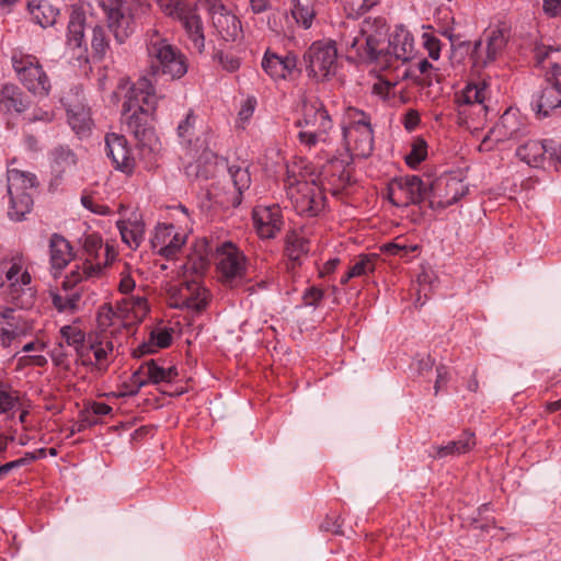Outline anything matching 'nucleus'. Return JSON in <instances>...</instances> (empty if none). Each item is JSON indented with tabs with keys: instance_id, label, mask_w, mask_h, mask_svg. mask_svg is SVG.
<instances>
[{
	"instance_id": "nucleus-14",
	"label": "nucleus",
	"mask_w": 561,
	"mask_h": 561,
	"mask_svg": "<svg viewBox=\"0 0 561 561\" xmlns=\"http://www.w3.org/2000/svg\"><path fill=\"white\" fill-rule=\"evenodd\" d=\"M107 18V26L118 44L133 34L135 20L130 3L125 0H99Z\"/></svg>"
},
{
	"instance_id": "nucleus-57",
	"label": "nucleus",
	"mask_w": 561,
	"mask_h": 561,
	"mask_svg": "<svg viewBox=\"0 0 561 561\" xmlns=\"http://www.w3.org/2000/svg\"><path fill=\"white\" fill-rule=\"evenodd\" d=\"M375 268L373 260L368 255H360L359 260L350 268L348 277H359Z\"/></svg>"
},
{
	"instance_id": "nucleus-35",
	"label": "nucleus",
	"mask_w": 561,
	"mask_h": 561,
	"mask_svg": "<svg viewBox=\"0 0 561 561\" xmlns=\"http://www.w3.org/2000/svg\"><path fill=\"white\" fill-rule=\"evenodd\" d=\"M30 106L28 99L14 84H4L0 89V111L5 113H23Z\"/></svg>"
},
{
	"instance_id": "nucleus-41",
	"label": "nucleus",
	"mask_w": 561,
	"mask_h": 561,
	"mask_svg": "<svg viewBox=\"0 0 561 561\" xmlns=\"http://www.w3.org/2000/svg\"><path fill=\"white\" fill-rule=\"evenodd\" d=\"M144 368L146 370V381L148 383L157 385L160 382H171L178 376L175 367L164 368L159 366L154 359L145 362Z\"/></svg>"
},
{
	"instance_id": "nucleus-20",
	"label": "nucleus",
	"mask_w": 561,
	"mask_h": 561,
	"mask_svg": "<svg viewBox=\"0 0 561 561\" xmlns=\"http://www.w3.org/2000/svg\"><path fill=\"white\" fill-rule=\"evenodd\" d=\"M210 14L211 22L220 37L234 42L242 34L241 21L226 9L219 0H204Z\"/></svg>"
},
{
	"instance_id": "nucleus-58",
	"label": "nucleus",
	"mask_w": 561,
	"mask_h": 561,
	"mask_svg": "<svg viewBox=\"0 0 561 561\" xmlns=\"http://www.w3.org/2000/svg\"><path fill=\"white\" fill-rule=\"evenodd\" d=\"M18 403V398L12 396L9 388L0 381V413L12 410Z\"/></svg>"
},
{
	"instance_id": "nucleus-62",
	"label": "nucleus",
	"mask_w": 561,
	"mask_h": 561,
	"mask_svg": "<svg viewBox=\"0 0 561 561\" xmlns=\"http://www.w3.org/2000/svg\"><path fill=\"white\" fill-rule=\"evenodd\" d=\"M449 381V371L447 366L438 365L436 367V380L434 385L435 396L439 392V390L447 385Z\"/></svg>"
},
{
	"instance_id": "nucleus-18",
	"label": "nucleus",
	"mask_w": 561,
	"mask_h": 561,
	"mask_svg": "<svg viewBox=\"0 0 561 561\" xmlns=\"http://www.w3.org/2000/svg\"><path fill=\"white\" fill-rule=\"evenodd\" d=\"M170 305L178 309L201 311L207 305V290L197 280H183L169 288Z\"/></svg>"
},
{
	"instance_id": "nucleus-54",
	"label": "nucleus",
	"mask_w": 561,
	"mask_h": 561,
	"mask_svg": "<svg viewBox=\"0 0 561 561\" xmlns=\"http://www.w3.org/2000/svg\"><path fill=\"white\" fill-rule=\"evenodd\" d=\"M125 310L131 311L134 317L141 320L149 311L148 301L141 296H130L123 299Z\"/></svg>"
},
{
	"instance_id": "nucleus-63",
	"label": "nucleus",
	"mask_w": 561,
	"mask_h": 561,
	"mask_svg": "<svg viewBox=\"0 0 561 561\" xmlns=\"http://www.w3.org/2000/svg\"><path fill=\"white\" fill-rule=\"evenodd\" d=\"M81 203L87 209L94 214L107 215L110 213V208L107 206L95 204L93 198L89 195H83L81 197Z\"/></svg>"
},
{
	"instance_id": "nucleus-7",
	"label": "nucleus",
	"mask_w": 561,
	"mask_h": 561,
	"mask_svg": "<svg viewBox=\"0 0 561 561\" xmlns=\"http://www.w3.org/2000/svg\"><path fill=\"white\" fill-rule=\"evenodd\" d=\"M214 252V261L219 279L230 286H237L247 276L248 259L231 241H224L209 249Z\"/></svg>"
},
{
	"instance_id": "nucleus-1",
	"label": "nucleus",
	"mask_w": 561,
	"mask_h": 561,
	"mask_svg": "<svg viewBox=\"0 0 561 561\" xmlns=\"http://www.w3.org/2000/svg\"><path fill=\"white\" fill-rule=\"evenodd\" d=\"M347 123L342 127V135L346 146L347 154L342 158H332L330 168L336 170L339 174V185L344 186L350 181V174L346 167L352 159L367 158L374 150V133L370 123V116L365 112L350 107L346 111Z\"/></svg>"
},
{
	"instance_id": "nucleus-6",
	"label": "nucleus",
	"mask_w": 561,
	"mask_h": 561,
	"mask_svg": "<svg viewBox=\"0 0 561 561\" xmlns=\"http://www.w3.org/2000/svg\"><path fill=\"white\" fill-rule=\"evenodd\" d=\"M8 194L10 197L9 217L20 221L32 210L33 195L37 186V178L31 172L8 169Z\"/></svg>"
},
{
	"instance_id": "nucleus-25",
	"label": "nucleus",
	"mask_w": 561,
	"mask_h": 561,
	"mask_svg": "<svg viewBox=\"0 0 561 561\" xmlns=\"http://www.w3.org/2000/svg\"><path fill=\"white\" fill-rule=\"evenodd\" d=\"M105 151L116 170L126 174H130L134 171L135 159L123 135L107 134L105 136Z\"/></svg>"
},
{
	"instance_id": "nucleus-34",
	"label": "nucleus",
	"mask_w": 561,
	"mask_h": 561,
	"mask_svg": "<svg viewBox=\"0 0 561 561\" xmlns=\"http://www.w3.org/2000/svg\"><path fill=\"white\" fill-rule=\"evenodd\" d=\"M114 351V345L110 336L106 334L96 335L95 337H89L88 352H92L94 362H89L98 370L105 371L110 365L108 355ZM83 364L88 362L83 360Z\"/></svg>"
},
{
	"instance_id": "nucleus-5",
	"label": "nucleus",
	"mask_w": 561,
	"mask_h": 561,
	"mask_svg": "<svg viewBox=\"0 0 561 561\" xmlns=\"http://www.w3.org/2000/svg\"><path fill=\"white\" fill-rule=\"evenodd\" d=\"M285 186L287 196L298 215L316 217L323 210L325 196L322 187L314 180H298L288 175Z\"/></svg>"
},
{
	"instance_id": "nucleus-49",
	"label": "nucleus",
	"mask_w": 561,
	"mask_h": 561,
	"mask_svg": "<svg viewBox=\"0 0 561 561\" xmlns=\"http://www.w3.org/2000/svg\"><path fill=\"white\" fill-rule=\"evenodd\" d=\"M91 49L93 57L103 59L110 49V37L104 26L95 25L92 28Z\"/></svg>"
},
{
	"instance_id": "nucleus-10",
	"label": "nucleus",
	"mask_w": 561,
	"mask_h": 561,
	"mask_svg": "<svg viewBox=\"0 0 561 561\" xmlns=\"http://www.w3.org/2000/svg\"><path fill=\"white\" fill-rule=\"evenodd\" d=\"M11 61L18 79L31 93L38 96L48 95L51 88L50 80L37 57L14 50Z\"/></svg>"
},
{
	"instance_id": "nucleus-59",
	"label": "nucleus",
	"mask_w": 561,
	"mask_h": 561,
	"mask_svg": "<svg viewBox=\"0 0 561 561\" xmlns=\"http://www.w3.org/2000/svg\"><path fill=\"white\" fill-rule=\"evenodd\" d=\"M423 39H424V47L428 51V56L432 59L437 60L439 58V55H440V42H439V39L437 37L431 35V34H427V33H425L423 35Z\"/></svg>"
},
{
	"instance_id": "nucleus-50",
	"label": "nucleus",
	"mask_w": 561,
	"mask_h": 561,
	"mask_svg": "<svg viewBox=\"0 0 561 561\" xmlns=\"http://www.w3.org/2000/svg\"><path fill=\"white\" fill-rule=\"evenodd\" d=\"M341 2L346 16L356 20L376 7L380 0H341Z\"/></svg>"
},
{
	"instance_id": "nucleus-13",
	"label": "nucleus",
	"mask_w": 561,
	"mask_h": 561,
	"mask_svg": "<svg viewBox=\"0 0 561 561\" xmlns=\"http://www.w3.org/2000/svg\"><path fill=\"white\" fill-rule=\"evenodd\" d=\"M468 193V185L456 175L446 174L430 180V208L445 209Z\"/></svg>"
},
{
	"instance_id": "nucleus-56",
	"label": "nucleus",
	"mask_w": 561,
	"mask_h": 561,
	"mask_svg": "<svg viewBox=\"0 0 561 561\" xmlns=\"http://www.w3.org/2000/svg\"><path fill=\"white\" fill-rule=\"evenodd\" d=\"M148 385L146 381V370L144 368V364L139 366L137 370L133 373L129 379V389L125 392L127 396H136L139 390Z\"/></svg>"
},
{
	"instance_id": "nucleus-45",
	"label": "nucleus",
	"mask_w": 561,
	"mask_h": 561,
	"mask_svg": "<svg viewBox=\"0 0 561 561\" xmlns=\"http://www.w3.org/2000/svg\"><path fill=\"white\" fill-rule=\"evenodd\" d=\"M34 21L42 27L55 24L59 11L47 1H39L37 4H28Z\"/></svg>"
},
{
	"instance_id": "nucleus-28",
	"label": "nucleus",
	"mask_w": 561,
	"mask_h": 561,
	"mask_svg": "<svg viewBox=\"0 0 561 561\" xmlns=\"http://www.w3.org/2000/svg\"><path fill=\"white\" fill-rule=\"evenodd\" d=\"M533 108L536 114L547 117L551 111L561 106V82L546 78L545 84L533 100Z\"/></svg>"
},
{
	"instance_id": "nucleus-36",
	"label": "nucleus",
	"mask_w": 561,
	"mask_h": 561,
	"mask_svg": "<svg viewBox=\"0 0 561 561\" xmlns=\"http://www.w3.org/2000/svg\"><path fill=\"white\" fill-rule=\"evenodd\" d=\"M172 342V335L167 329L152 330L148 341L139 344L134 351V357L140 358L145 355L152 354L159 348L168 347Z\"/></svg>"
},
{
	"instance_id": "nucleus-21",
	"label": "nucleus",
	"mask_w": 561,
	"mask_h": 561,
	"mask_svg": "<svg viewBox=\"0 0 561 561\" xmlns=\"http://www.w3.org/2000/svg\"><path fill=\"white\" fill-rule=\"evenodd\" d=\"M252 220L261 239H274L284 227V217L279 205H257L252 210Z\"/></svg>"
},
{
	"instance_id": "nucleus-52",
	"label": "nucleus",
	"mask_w": 561,
	"mask_h": 561,
	"mask_svg": "<svg viewBox=\"0 0 561 561\" xmlns=\"http://www.w3.org/2000/svg\"><path fill=\"white\" fill-rule=\"evenodd\" d=\"M427 156V144L417 138L412 142L411 151L405 156V162L411 168H416Z\"/></svg>"
},
{
	"instance_id": "nucleus-55",
	"label": "nucleus",
	"mask_w": 561,
	"mask_h": 561,
	"mask_svg": "<svg viewBox=\"0 0 561 561\" xmlns=\"http://www.w3.org/2000/svg\"><path fill=\"white\" fill-rule=\"evenodd\" d=\"M84 250L88 259L93 262L101 261V252L103 251L102 239L99 236L90 234L84 240Z\"/></svg>"
},
{
	"instance_id": "nucleus-60",
	"label": "nucleus",
	"mask_w": 561,
	"mask_h": 561,
	"mask_svg": "<svg viewBox=\"0 0 561 561\" xmlns=\"http://www.w3.org/2000/svg\"><path fill=\"white\" fill-rule=\"evenodd\" d=\"M323 290L318 287H309L304 293L302 299L306 306L316 307L323 298Z\"/></svg>"
},
{
	"instance_id": "nucleus-30",
	"label": "nucleus",
	"mask_w": 561,
	"mask_h": 561,
	"mask_svg": "<svg viewBox=\"0 0 561 561\" xmlns=\"http://www.w3.org/2000/svg\"><path fill=\"white\" fill-rule=\"evenodd\" d=\"M0 316L3 319L0 330V341L2 346L9 347L13 340L26 334L28 325L21 316L15 314L13 309L5 308L0 312Z\"/></svg>"
},
{
	"instance_id": "nucleus-40",
	"label": "nucleus",
	"mask_w": 561,
	"mask_h": 561,
	"mask_svg": "<svg viewBox=\"0 0 561 561\" xmlns=\"http://www.w3.org/2000/svg\"><path fill=\"white\" fill-rule=\"evenodd\" d=\"M49 296L51 298L53 306L59 312L73 313L79 309L81 291L64 293V290L58 288L56 290H50Z\"/></svg>"
},
{
	"instance_id": "nucleus-44",
	"label": "nucleus",
	"mask_w": 561,
	"mask_h": 561,
	"mask_svg": "<svg viewBox=\"0 0 561 561\" xmlns=\"http://www.w3.org/2000/svg\"><path fill=\"white\" fill-rule=\"evenodd\" d=\"M291 15L304 28L312 25L316 16L313 0H293Z\"/></svg>"
},
{
	"instance_id": "nucleus-47",
	"label": "nucleus",
	"mask_w": 561,
	"mask_h": 561,
	"mask_svg": "<svg viewBox=\"0 0 561 561\" xmlns=\"http://www.w3.org/2000/svg\"><path fill=\"white\" fill-rule=\"evenodd\" d=\"M285 251L291 262H298L309 252V241L304 236L291 232L287 236Z\"/></svg>"
},
{
	"instance_id": "nucleus-39",
	"label": "nucleus",
	"mask_w": 561,
	"mask_h": 561,
	"mask_svg": "<svg viewBox=\"0 0 561 561\" xmlns=\"http://www.w3.org/2000/svg\"><path fill=\"white\" fill-rule=\"evenodd\" d=\"M117 228L122 240L131 249H137L144 240L145 225L140 220H119Z\"/></svg>"
},
{
	"instance_id": "nucleus-53",
	"label": "nucleus",
	"mask_w": 561,
	"mask_h": 561,
	"mask_svg": "<svg viewBox=\"0 0 561 561\" xmlns=\"http://www.w3.org/2000/svg\"><path fill=\"white\" fill-rule=\"evenodd\" d=\"M96 321L99 329L104 332L103 334H106L107 329L119 321V317L111 305L104 304L99 308Z\"/></svg>"
},
{
	"instance_id": "nucleus-3",
	"label": "nucleus",
	"mask_w": 561,
	"mask_h": 561,
	"mask_svg": "<svg viewBox=\"0 0 561 561\" xmlns=\"http://www.w3.org/2000/svg\"><path fill=\"white\" fill-rule=\"evenodd\" d=\"M490 100L491 89L485 78L468 82L455 93L458 123L468 128H479L486 119Z\"/></svg>"
},
{
	"instance_id": "nucleus-43",
	"label": "nucleus",
	"mask_w": 561,
	"mask_h": 561,
	"mask_svg": "<svg viewBox=\"0 0 561 561\" xmlns=\"http://www.w3.org/2000/svg\"><path fill=\"white\" fill-rule=\"evenodd\" d=\"M51 157V169L53 171L61 175L67 170L71 169L77 163L76 154L68 147L59 146L50 152Z\"/></svg>"
},
{
	"instance_id": "nucleus-15",
	"label": "nucleus",
	"mask_w": 561,
	"mask_h": 561,
	"mask_svg": "<svg viewBox=\"0 0 561 561\" xmlns=\"http://www.w3.org/2000/svg\"><path fill=\"white\" fill-rule=\"evenodd\" d=\"M415 45L412 34L403 26H397L389 35L387 45L377 62L383 68L393 67L394 61L407 62L415 56Z\"/></svg>"
},
{
	"instance_id": "nucleus-11",
	"label": "nucleus",
	"mask_w": 561,
	"mask_h": 561,
	"mask_svg": "<svg viewBox=\"0 0 561 561\" xmlns=\"http://www.w3.org/2000/svg\"><path fill=\"white\" fill-rule=\"evenodd\" d=\"M388 199L397 207L430 204V179L417 175H405L396 179L388 188Z\"/></svg>"
},
{
	"instance_id": "nucleus-22",
	"label": "nucleus",
	"mask_w": 561,
	"mask_h": 561,
	"mask_svg": "<svg viewBox=\"0 0 561 561\" xmlns=\"http://www.w3.org/2000/svg\"><path fill=\"white\" fill-rule=\"evenodd\" d=\"M388 33L383 18H367L362 22L359 34L365 43L364 50L367 58L378 61L385 48V38Z\"/></svg>"
},
{
	"instance_id": "nucleus-8",
	"label": "nucleus",
	"mask_w": 561,
	"mask_h": 561,
	"mask_svg": "<svg viewBox=\"0 0 561 561\" xmlns=\"http://www.w3.org/2000/svg\"><path fill=\"white\" fill-rule=\"evenodd\" d=\"M195 123L196 116L192 111H190L185 119L182 121L178 126V136L181 139V142L187 147V158L195 160V162L190 161L185 165V172L188 176L207 178L206 171L201 169V162H207L214 158L215 154L209 148L206 138L201 139V137H196L193 141V136L195 134Z\"/></svg>"
},
{
	"instance_id": "nucleus-9",
	"label": "nucleus",
	"mask_w": 561,
	"mask_h": 561,
	"mask_svg": "<svg viewBox=\"0 0 561 561\" xmlns=\"http://www.w3.org/2000/svg\"><path fill=\"white\" fill-rule=\"evenodd\" d=\"M161 10L169 16L180 21L191 47L197 53L205 48L204 25L196 7H191L184 0H156Z\"/></svg>"
},
{
	"instance_id": "nucleus-64",
	"label": "nucleus",
	"mask_w": 561,
	"mask_h": 561,
	"mask_svg": "<svg viewBox=\"0 0 561 561\" xmlns=\"http://www.w3.org/2000/svg\"><path fill=\"white\" fill-rule=\"evenodd\" d=\"M420 114L416 110H409L403 117V125L407 130H414L420 124Z\"/></svg>"
},
{
	"instance_id": "nucleus-48",
	"label": "nucleus",
	"mask_w": 561,
	"mask_h": 561,
	"mask_svg": "<svg viewBox=\"0 0 561 561\" xmlns=\"http://www.w3.org/2000/svg\"><path fill=\"white\" fill-rule=\"evenodd\" d=\"M340 44L347 51L352 53L354 57L367 58L366 51L364 50L365 43L359 30H352L348 33L344 32L340 37Z\"/></svg>"
},
{
	"instance_id": "nucleus-19",
	"label": "nucleus",
	"mask_w": 561,
	"mask_h": 561,
	"mask_svg": "<svg viewBox=\"0 0 561 561\" xmlns=\"http://www.w3.org/2000/svg\"><path fill=\"white\" fill-rule=\"evenodd\" d=\"M185 242V234L180 232L173 224H159L150 240L153 252L167 260L176 259Z\"/></svg>"
},
{
	"instance_id": "nucleus-17",
	"label": "nucleus",
	"mask_w": 561,
	"mask_h": 561,
	"mask_svg": "<svg viewBox=\"0 0 561 561\" xmlns=\"http://www.w3.org/2000/svg\"><path fill=\"white\" fill-rule=\"evenodd\" d=\"M527 134V118L517 108L508 107L489 131V135L483 138L480 147L486 146L490 139H494L496 142L518 140Z\"/></svg>"
},
{
	"instance_id": "nucleus-61",
	"label": "nucleus",
	"mask_w": 561,
	"mask_h": 561,
	"mask_svg": "<svg viewBox=\"0 0 561 561\" xmlns=\"http://www.w3.org/2000/svg\"><path fill=\"white\" fill-rule=\"evenodd\" d=\"M218 61L229 72H233L239 69L240 60L232 54H217Z\"/></svg>"
},
{
	"instance_id": "nucleus-23",
	"label": "nucleus",
	"mask_w": 561,
	"mask_h": 561,
	"mask_svg": "<svg viewBox=\"0 0 561 561\" xmlns=\"http://www.w3.org/2000/svg\"><path fill=\"white\" fill-rule=\"evenodd\" d=\"M5 277L9 282V295L14 304L21 308L31 306L34 299L31 274L27 271L22 272L21 264L13 262Z\"/></svg>"
},
{
	"instance_id": "nucleus-32",
	"label": "nucleus",
	"mask_w": 561,
	"mask_h": 561,
	"mask_svg": "<svg viewBox=\"0 0 561 561\" xmlns=\"http://www.w3.org/2000/svg\"><path fill=\"white\" fill-rule=\"evenodd\" d=\"M535 62L547 72L546 78L554 81L561 75V48H553L545 45H537L534 49Z\"/></svg>"
},
{
	"instance_id": "nucleus-27",
	"label": "nucleus",
	"mask_w": 561,
	"mask_h": 561,
	"mask_svg": "<svg viewBox=\"0 0 561 561\" xmlns=\"http://www.w3.org/2000/svg\"><path fill=\"white\" fill-rule=\"evenodd\" d=\"M154 107H146L142 111H130L124 113L122 111L123 121L127 126V130L131 133L137 140L146 142L153 136V129L150 122L156 113Z\"/></svg>"
},
{
	"instance_id": "nucleus-37",
	"label": "nucleus",
	"mask_w": 561,
	"mask_h": 561,
	"mask_svg": "<svg viewBox=\"0 0 561 561\" xmlns=\"http://www.w3.org/2000/svg\"><path fill=\"white\" fill-rule=\"evenodd\" d=\"M476 445L474 434L465 432L457 440H451L444 446L433 447L434 458H445L447 456H459L470 451Z\"/></svg>"
},
{
	"instance_id": "nucleus-51",
	"label": "nucleus",
	"mask_w": 561,
	"mask_h": 561,
	"mask_svg": "<svg viewBox=\"0 0 561 561\" xmlns=\"http://www.w3.org/2000/svg\"><path fill=\"white\" fill-rule=\"evenodd\" d=\"M102 272V262H93L90 259H87L82 267L77 266L75 270H72L67 276L73 277L76 279V283H80L85 278L98 276Z\"/></svg>"
},
{
	"instance_id": "nucleus-31",
	"label": "nucleus",
	"mask_w": 561,
	"mask_h": 561,
	"mask_svg": "<svg viewBox=\"0 0 561 561\" xmlns=\"http://www.w3.org/2000/svg\"><path fill=\"white\" fill-rule=\"evenodd\" d=\"M558 148L553 139H546L543 141L529 140L517 148L516 154L527 164L538 165L546 154H557L556 149Z\"/></svg>"
},
{
	"instance_id": "nucleus-12",
	"label": "nucleus",
	"mask_w": 561,
	"mask_h": 561,
	"mask_svg": "<svg viewBox=\"0 0 561 561\" xmlns=\"http://www.w3.org/2000/svg\"><path fill=\"white\" fill-rule=\"evenodd\" d=\"M336 59L337 49L332 41H317L304 54L308 76L318 81L335 72Z\"/></svg>"
},
{
	"instance_id": "nucleus-26",
	"label": "nucleus",
	"mask_w": 561,
	"mask_h": 561,
	"mask_svg": "<svg viewBox=\"0 0 561 561\" xmlns=\"http://www.w3.org/2000/svg\"><path fill=\"white\" fill-rule=\"evenodd\" d=\"M261 66L274 81L286 80L297 72V56L293 53L282 56L267 49Z\"/></svg>"
},
{
	"instance_id": "nucleus-29",
	"label": "nucleus",
	"mask_w": 561,
	"mask_h": 561,
	"mask_svg": "<svg viewBox=\"0 0 561 561\" xmlns=\"http://www.w3.org/2000/svg\"><path fill=\"white\" fill-rule=\"evenodd\" d=\"M49 263L54 277L75 259L70 242L59 233H53L49 239Z\"/></svg>"
},
{
	"instance_id": "nucleus-33",
	"label": "nucleus",
	"mask_w": 561,
	"mask_h": 561,
	"mask_svg": "<svg viewBox=\"0 0 561 561\" xmlns=\"http://www.w3.org/2000/svg\"><path fill=\"white\" fill-rule=\"evenodd\" d=\"M61 101L67 107L68 122L72 130L80 136L88 135L92 126L90 110L80 102L70 103L68 98H64Z\"/></svg>"
},
{
	"instance_id": "nucleus-38",
	"label": "nucleus",
	"mask_w": 561,
	"mask_h": 561,
	"mask_svg": "<svg viewBox=\"0 0 561 561\" xmlns=\"http://www.w3.org/2000/svg\"><path fill=\"white\" fill-rule=\"evenodd\" d=\"M85 14L80 10H73L68 22L67 44L76 49L87 50L84 46Z\"/></svg>"
},
{
	"instance_id": "nucleus-2",
	"label": "nucleus",
	"mask_w": 561,
	"mask_h": 561,
	"mask_svg": "<svg viewBox=\"0 0 561 561\" xmlns=\"http://www.w3.org/2000/svg\"><path fill=\"white\" fill-rule=\"evenodd\" d=\"M147 70L152 77L180 79L187 72L185 56L158 30H150L146 37Z\"/></svg>"
},
{
	"instance_id": "nucleus-4",
	"label": "nucleus",
	"mask_w": 561,
	"mask_h": 561,
	"mask_svg": "<svg viewBox=\"0 0 561 561\" xmlns=\"http://www.w3.org/2000/svg\"><path fill=\"white\" fill-rule=\"evenodd\" d=\"M296 126L300 128L297 135L300 145L311 149L328 141L333 122L324 104L319 99H312L304 102L302 115Z\"/></svg>"
},
{
	"instance_id": "nucleus-24",
	"label": "nucleus",
	"mask_w": 561,
	"mask_h": 561,
	"mask_svg": "<svg viewBox=\"0 0 561 561\" xmlns=\"http://www.w3.org/2000/svg\"><path fill=\"white\" fill-rule=\"evenodd\" d=\"M158 105V96L153 82L146 76L139 78L127 91L122 105L124 113L142 111Z\"/></svg>"
},
{
	"instance_id": "nucleus-16",
	"label": "nucleus",
	"mask_w": 561,
	"mask_h": 561,
	"mask_svg": "<svg viewBox=\"0 0 561 561\" xmlns=\"http://www.w3.org/2000/svg\"><path fill=\"white\" fill-rule=\"evenodd\" d=\"M507 34L502 28H489L473 45L471 59L474 68H485L494 62L507 44Z\"/></svg>"
},
{
	"instance_id": "nucleus-42",
	"label": "nucleus",
	"mask_w": 561,
	"mask_h": 561,
	"mask_svg": "<svg viewBox=\"0 0 561 561\" xmlns=\"http://www.w3.org/2000/svg\"><path fill=\"white\" fill-rule=\"evenodd\" d=\"M229 174L237 191V195L232 199V206L238 207L242 203V194L251 185V176L248 168L240 165H230Z\"/></svg>"
},
{
	"instance_id": "nucleus-46",
	"label": "nucleus",
	"mask_w": 561,
	"mask_h": 561,
	"mask_svg": "<svg viewBox=\"0 0 561 561\" xmlns=\"http://www.w3.org/2000/svg\"><path fill=\"white\" fill-rule=\"evenodd\" d=\"M60 335L65 343L69 346H72L81 357L85 356V333L79 327L75 324L64 325L60 329Z\"/></svg>"
}]
</instances>
